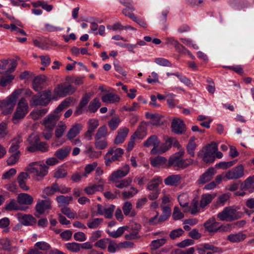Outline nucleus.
<instances>
[{
  "label": "nucleus",
  "instance_id": "37998d69",
  "mask_svg": "<svg viewBox=\"0 0 254 254\" xmlns=\"http://www.w3.org/2000/svg\"><path fill=\"white\" fill-rule=\"evenodd\" d=\"M66 128V126L65 124L63 122H59L55 130V134L56 137L58 138L61 137L63 135Z\"/></svg>",
  "mask_w": 254,
  "mask_h": 254
},
{
  "label": "nucleus",
  "instance_id": "c756f323",
  "mask_svg": "<svg viewBox=\"0 0 254 254\" xmlns=\"http://www.w3.org/2000/svg\"><path fill=\"white\" fill-rule=\"evenodd\" d=\"M101 106V103L100 101V99L98 98H95L89 103L87 111L91 113H94Z\"/></svg>",
  "mask_w": 254,
  "mask_h": 254
},
{
  "label": "nucleus",
  "instance_id": "0eeeda50",
  "mask_svg": "<svg viewBox=\"0 0 254 254\" xmlns=\"http://www.w3.org/2000/svg\"><path fill=\"white\" fill-rule=\"evenodd\" d=\"M124 152V150L120 148L110 149L104 157L106 165L109 166L112 162L118 160Z\"/></svg>",
  "mask_w": 254,
  "mask_h": 254
},
{
  "label": "nucleus",
  "instance_id": "bb28decb",
  "mask_svg": "<svg viewBox=\"0 0 254 254\" xmlns=\"http://www.w3.org/2000/svg\"><path fill=\"white\" fill-rule=\"evenodd\" d=\"M71 148L69 146H65L58 149L55 153V155L58 159L63 160L66 158L70 152Z\"/></svg>",
  "mask_w": 254,
  "mask_h": 254
},
{
  "label": "nucleus",
  "instance_id": "412c9836",
  "mask_svg": "<svg viewBox=\"0 0 254 254\" xmlns=\"http://www.w3.org/2000/svg\"><path fill=\"white\" fill-rule=\"evenodd\" d=\"M216 174V171L213 167L209 168L204 173L198 180L199 184H203L210 181L214 175Z\"/></svg>",
  "mask_w": 254,
  "mask_h": 254
},
{
  "label": "nucleus",
  "instance_id": "473e14b6",
  "mask_svg": "<svg viewBox=\"0 0 254 254\" xmlns=\"http://www.w3.org/2000/svg\"><path fill=\"white\" fill-rule=\"evenodd\" d=\"M48 145L45 142H40L38 143L36 146L28 147L27 150L31 152H34L38 150L41 151L42 152H46L48 150Z\"/></svg>",
  "mask_w": 254,
  "mask_h": 254
},
{
  "label": "nucleus",
  "instance_id": "f257e3e1",
  "mask_svg": "<svg viewBox=\"0 0 254 254\" xmlns=\"http://www.w3.org/2000/svg\"><path fill=\"white\" fill-rule=\"evenodd\" d=\"M239 209V207L235 206L226 207L217 214V218L220 221L227 222L237 220L243 215L242 212L238 211Z\"/></svg>",
  "mask_w": 254,
  "mask_h": 254
},
{
  "label": "nucleus",
  "instance_id": "7c9ffc66",
  "mask_svg": "<svg viewBox=\"0 0 254 254\" xmlns=\"http://www.w3.org/2000/svg\"><path fill=\"white\" fill-rule=\"evenodd\" d=\"M181 177L179 175H173L168 176L164 180V183L166 185L174 186L178 185L180 183Z\"/></svg>",
  "mask_w": 254,
  "mask_h": 254
},
{
  "label": "nucleus",
  "instance_id": "9b49d317",
  "mask_svg": "<svg viewBox=\"0 0 254 254\" xmlns=\"http://www.w3.org/2000/svg\"><path fill=\"white\" fill-rule=\"evenodd\" d=\"M172 131L177 134H182L186 131L184 121L179 118H174L171 123Z\"/></svg>",
  "mask_w": 254,
  "mask_h": 254
},
{
  "label": "nucleus",
  "instance_id": "0e129e2a",
  "mask_svg": "<svg viewBox=\"0 0 254 254\" xmlns=\"http://www.w3.org/2000/svg\"><path fill=\"white\" fill-rule=\"evenodd\" d=\"M184 233V231L182 228H178L171 231L169 236L172 240L176 239L181 236Z\"/></svg>",
  "mask_w": 254,
  "mask_h": 254
},
{
  "label": "nucleus",
  "instance_id": "393cba45",
  "mask_svg": "<svg viewBox=\"0 0 254 254\" xmlns=\"http://www.w3.org/2000/svg\"><path fill=\"white\" fill-rule=\"evenodd\" d=\"M216 196L215 194L205 193L201 195L200 200L199 206L200 208H203L209 204H210L212 200Z\"/></svg>",
  "mask_w": 254,
  "mask_h": 254
},
{
  "label": "nucleus",
  "instance_id": "e2e57ef3",
  "mask_svg": "<svg viewBox=\"0 0 254 254\" xmlns=\"http://www.w3.org/2000/svg\"><path fill=\"white\" fill-rule=\"evenodd\" d=\"M66 248L72 252H78L80 250V244L75 242L67 243L65 245Z\"/></svg>",
  "mask_w": 254,
  "mask_h": 254
},
{
  "label": "nucleus",
  "instance_id": "b1692460",
  "mask_svg": "<svg viewBox=\"0 0 254 254\" xmlns=\"http://www.w3.org/2000/svg\"><path fill=\"white\" fill-rule=\"evenodd\" d=\"M146 127L144 123H141L136 131L132 135L133 139H142L146 135Z\"/></svg>",
  "mask_w": 254,
  "mask_h": 254
},
{
  "label": "nucleus",
  "instance_id": "8fccbe9b",
  "mask_svg": "<svg viewBox=\"0 0 254 254\" xmlns=\"http://www.w3.org/2000/svg\"><path fill=\"white\" fill-rule=\"evenodd\" d=\"M71 101L69 98L65 99L64 101H63L56 109L54 111V114H59L60 112H61L64 109L67 108L69 104H70Z\"/></svg>",
  "mask_w": 254,
  "mask_h": 254
},
{
  "label": "nucleus",
  "instance_id": "7ed1b4c3",
  "mask_svg": "<svg viewBox=\"0 0 254 254\" xmlns=\"http://www.w3.org/2000/svg\"><path fill=\"white\" fill-rule=\"evenodd\" d=\"M217 150V144L213 142L199 150L197 153V156L206 163H213L215 159V152Z\"/></svg>",
  "mask_w": 254,
  "mask_h": 254
},
{
  "label": "nucleus",
  "instance_id": "20e7f679",
  "mask_svg": "<svg viewBox=\"0 0 254 254\" xmlns=\"http://www.w3.org/2000/svg\"><path fill=\"white\" fill-rule=\"evenodd\" d=\"M25 170L37 177L43 178L47 175L48 167L43 162H33L29 164Z\"/></svg>",
  "mask_w": 254,
  "mask_h": 254
},
{
  "label": "nucleus",
  "instance_id": "69168bd1",
  "mask_svg": "<svg viewBox=\"0 0 254 254\" xmlns=\"http://www.w3.org/2000/svg\"><path fill=\"white\" fill-rule=\"evenodd\" d=\"M115 206L113 205H111L107 207H106L103 211V214L106 218L111 219L113 216V213L114 211Z\"/></svg>",
  "mask_w": 254,
  "mask_h": 254
},
{
  "label": "nucleus",
  "instance_id": "58836bf2",
  "mask_svg": "<svg viewBox=\"0 0 254 254\" xmlns=\"http://www.w3.org/2000/svg\"><path fill=\"white\" fill-rule=\"evenodd\" d=\"M42 106H46L53 99L51 90L44 91L40 96Z\"/></svg>",
  "mask_w": 254,
  "mask_h": 254
},
{
  "label": "nucleus",
  "instance_id": "13d9d810",
  "mask_svg": "<svg viewBox=\"0 0 254 254\" xmlns=\"http://www.w3.org/2000/svg\"><path fill=\"white\" fill-rule=\"evenodd\" d=\"M34 247L37 249L43 251H47L50 250L51 248V247L49 244L46 242L41 241L37 242Z\"/></svg>",
  "mask_w": 254,
  "mask_h": 254
},
{
  "label": "nucleus",
  "instance_id": "5fc2aeb1",
  "mask_svg": "<svg viewBox=\"0 0 254 254\" xmlns=\"http://www.w3.org/2000/svg\"><path fill=\"white\" fill-rule=\"evenodd\" d=\"M95 147L100 150H103L108 147V142L106 138L95 139Z\"/></svg>",
  "mask_w": 254,
  "mask_h": 254
},
{
  "label": "nucleus",
  "instance_id": "72a5a7b5",
  "mask_svg": "<svg viewBox=\"0 0 254 254\" xmlns=\"http://www.w3.org/2000/svg\"><path fill=\"white\" fill-rule=\"evenodd\" d=\"M47 112V109L40 108L39 109L34 110L31 112L30 116L34 120H38L45 115Z\"/></svg>",
  "mask_w": 254,
  "mask_h": 254
},
{
  "label": "nucleus",
  "instance_id": "6e6d98bb",
  "mask_svg": "<svg viewBox=\"0 0 254 254\" xmlns=\"http://www.w3.org/2000/svg\"><path fill=\"white\" fill-rule=\"evenodd\" d=\"M166 161L167 159L165 158L158 156L151 159V164L154 167H159L165 164Z\"/></svg>",
  "mask_w": 254,
  "mask_h": 254
},
{
  "label": "nucleus",
  "instance_id": "052dcab7",
  "mask_svg": "<svg viewBox=\"0 0 254 254\" xmlns=\"http://www.w3.org/2000/svg\"><path fill=\"white\" fill-rule=\"evenodd\" d=\"M99 126V121L96 119H90L87 122L88 129L93 132Z\"/></svg>",
  "mask_w": 254,
  "mask_h": 254
},
{
  "label": "nucleus",
  "instance_id": "9d476101",
  "mask_svg": "<svg viewBox=\"0 0 254 254\" xmlns=\"http://www.w3.org/2000/svg\"><path fill=\"white\" fill-rule=\"evenodd\" d=\"M244 176V168L242 165H239L229 170L225 174L228 180H236L242 178Z\"/></svg>",
  "mask_w": 254,
  "mask_h": 254
},
{
  "label": "nucleus",
  "instance_id": "4c0bfd02",
  "mask_svg": "<svg viewBox=\"0 0 254 254\" xmlns=\"http://www.w3.org/2000/svg\"><path fill=\"white\" fill-rule=\"evenodd\" d=\"M146 116L150 119V123L153 126H160L163 123L161 122L162 116L159 114L147 113Z\"/></svg>",
  "mask_w": 254,
  "mask_h": 254
},
{
  "label": "nucleus",
  "instance_id": "f704fd0d",
  "mask_svg": "<svg viewBox=\"0 0 254 254\" xmlns=\"http://www.w3.org/2000/svg\"><path fill=\"white\" fill-rule=\"evenodd\" d=\"M56 199L60 206H65L68 205L69 203L72 201L73 198L71 196L61 195L58 196Z\"/></svg>",
  "mask_w": 254,
  "mask_h": 254
},
{
  "label": "nucleus",
  "instance_id": "4be33fe9",
  "mask_svg": "<svg viewBox=\"0 0 254 254\" xmlns=\"http://www.w3.org/2000/svg\"><path fill=\"white\" fill-rule=\"evenodd\" d=\"M18 218L21 223L25 226L32 225L36 223V219L30 214H18Z\"/></svg>",
  "mask_w": 254,
  "mask_h": 254
},
{
  "label": "nucleus",
  "instance_id": "6ab92c4d",
  "mask_svg": "<svg viewBox=\"0 0 254 254\" xmlns=\"http://www.w3.org/2000/svg\"><path fill=\"white\" fill-rule=\"evenodd\" d=\"M82 128L83 126L81 124H75L72 126L66 134L67 138L72 140L78 135Z\"/></svg>",
  "mask_w": 254,
  "mask_h": 254
},
{
  "label": "nucleus",
  "instance_id": "ea45409f",
  "mask_svg": "<svg viewBox=\"0 0 254 254\" xmlns=\"http://www.w3.org/2000/svg\"><path fill=\"white\" fill-rule=\"evenodd\" d=\"M122 209L126 216H130V217L135 216V212L132 210V205L130 202H125L123 206Z\"/></svg>",
  "mask_w": 254,
  "mask_h": 254
},
{
  "label": "nucleus",
  "instance_id": "c9c22d12",
  "mask_svg": "<svg viewBox=\"0 0 254 254\" xmlns=\"http://www.w3.org/2000/svg\"><path fill=\"white\" fill-rule=\"evenodd\" d=\"M102 218H95L89 219L87 222V227L91 229H96L102 223Z\"/></svg>",
  "mask_w": 254,
  "mask_h": 254
},
{
  "label": "nucleus",
  "instance_id": "4d7b16f0",
  "mask_svg": "<svg viewBox=\"0 0 254 254\" xmlns=\"http://www.w3.org/2000/svg\"><path fill=\"white\" fill-rule=\"evenodd\" d=\"M20 140L18 139H14L13 140L12 144L9 148V152L11 154H16L20 155V151L18 150L19 148Z\"/></svg>",
  "mask_w": 254,
  "mask_h": 254
},
{
  "label": "nucleus",
  "instance_id": "09e8293b",
  "mask_svg": "<svg viewBox=\"0 0 254 254\" xmlns=\"http://www.w3.org/2000/svg\"><path fill=\"white\" fill-rule=\"evenodd\" d=\"M162 180L160 178L154 179L148 183L147 188L150 190H159L158 188Z\"/></svg>",
  "mask_w": 254,
  "mask_h": 254
},
{
  "label": "nucleus",
  "instance_id": "5701e85b",
  "mask_svg": "<svg viewBox=\"0 0 254 254\" xmlns=\"http://www.w3.org/2000/svg\"><path fill=\"white\" fill-rule=\"evenodd\" d=\"M1 69L5 70L7 72H12L13 71L17 66V63L15 61L11 60L10 64H9L7 60H2L1 61Z\"/></svg>",
  "mask_w": 254,
  "mask_h": 254
},
{
  "label": "nucleus",
  "instance_id": "c03bdc74",
  "mask_svg": "<svg viewBox=\"0 0 254 254\" xmlns=\"http://www.w3.org/2000/svg\"><path fill=\"white\" fill-rule=\"evenodd\" d=\"M108 135V129L106 126H102L97 130L95 135V139H104Z\"/></svg>",
  "mask_w": 254,
  "mask_h": 254
},
{
  "label": "nucleus",
  "instance_id": "e433bc0d",
  "mask_svg": "<svg viewBox=\"0 0 254 254\" xmlns=\"http://www.w3.org/2000/svg\"><path fill=\"white\" fill-rule=\"evenodd\" d=\"M102 100L103 102L106 103H114L119 102L120 98L116 94L108 93L102 96Z\"/></svg>",
  "mask_w": 254,
  "mask_h": 254
},
{
  "label": "nucleus",
  "instance_id": "864d4df0",
  "mask_svg": "<svg viewBox=\"0 0 254 254\" xmlns=\"http://www.w3.org/2000/svg\"><path fill=\"white\" fill-rule=\"evenodd\" d=\"M0 245L2 246V249L7 252H11L13 250L11 244L8 238L0 239Z\"/></svg>",
  "mask_w": 254,
  "mask_h": 254
},
{
  "label": "nucleus",
  "instance_id": "a19ab883",
  "mask_svg": "<svg viewBox=\"0 0 254 254\" xmlns=\"http://www.w3.org/2000/svg\"><path fill=\"white\" fill-rule=\"evenodd\" d=\"M127 228V226L120 227L116 231H111L107 230V233L110 237L114 238H117L121 236Z\"/></svg>",
  "mask_w": 254,
  "mask_h": 254
},
{
  "label": "nucleus",
  "instance_id": "a878e982",
  "mask_svg": "<svg viewBox=\"0 0 254 254\" xmlns=\"http://www.w3.org/2000/svg\"><path fill=\"white\" fill-rule=\"evenodd\" d=\"M129 129L127 127L121 128L119 131L117 136L115 139V143L118 144L123 143L127 136Z\"/></svg>",
  "mask_w": 254,
  "mask_h": 254
},
{
  "label": "nucleus",
  "instance_id": "39448f33",
  "mask_svg": "<svg viewBox=\"0 0 254 254\" xmlns=\"http://www.w3.org/2000/svg\"><path fill=\"white\" fill-rule=\"evenodd\" d=\"M28 104L25 98H21L19 101L16 110L12 116V122L14 124L18 123L24 118L28 112Z\"/></svg>",
  "mask_w": 254,
  "mask_h": 254
},
{
  "label": "nucleus",
  "instance_id": "f3484780",
  "mask_svg": "<svg viewBox=\"0 0 254 254\" xmlns=\"http://www.w3.org/2000/svg\"><path fill=\"white\" fill-rule=\"evenodd\" d=\"M29 174L25 172L20 173L17 177V181L19 188L24 191H28L30 188L27 185V181L30 179Z\"/></svg>",
  "mask_w": 254,
  "mask_h": 254
},
{
  "label": "nucleus",
  "instance_id": "1a4fd4ad",
  "mask_svg": "<svg viewBox=\"0 0 254 254\" xmlns=\"http://www.w3.org/2000/svg\"><path fill=\"white\" fill-rule=\"evenodd\" d=\"M61 115L54 113L49 114L43 121V125L47 130L52 131L58 123Z\"/></svg>",
  "mask_w": 254,
  "mask_h": 254
},
{
  "label": "nucleus",
  "instance_id": "49530a36",
  "mask_svg": "<svg viewBox=\"0 0 254 254\" xmlns=\"http://www.w3.org/2000/svg\"><path fill=\"white\" fill-rule=\"evenodd\" d=\"M180 205L183 207H188L189 203V196L187 193L180 194L178 197Z\"/></svg>",
  "mask_w": 254,
  "mask_h": 254
},
{
  "label": "nucleus",
  "instance_id": "3c124183",
  "mask_svg": "<svg viewBox=\"0 0 254 254\" xmlns=\"http://www.w3.org/2000/svg\"><path fill=\"white\" fill-rule=\"evenodd\" d=\"M188 208L191 214L195 215L199 211V208L200 207L198 205V200L194 198L191 201L190 206Z\"/></svg>",
  "mask_w": 254,
  "mask_h": 254
},
{
  "label": "nucleus",
  "instance_id": "680f3d73",
  "mask_svg": "<svg viewBox=\"0 0 254 254\" xmlns=\"http://www.w3.org/2000/svg\"><path fill=\"white\" fill-rule=\"evenodd\" d=\"M121 119L118 117L113 118L108 123V126L111 129L115 130L119 126Z\"/></svg>",
  "mask_w": 254,
  "mask_h": 254
},
{
  "label": "nucleus",
  "instance_id": "cd10ccee",
  "mask_svg": "<svg viewBox=\"0 0 254 254\" xmlns=\"http://www.w3.org/2000/svg\"><path fill=\"white\" fill-rule=\"evenodd\" d=\"M103 190L102 185H90L84 189V192L88 195H92L95 193L97 191H102Z\"/></svg>",
  "mask_w": 254,
  "mask_h": 254
},
{
  "label": "nucleus",
  "instance_id": "aec40b11",
  "mask_svg": "<svg viewBox=\"0 0 254 254\" xmlns=\"http://www.w3.org/2000/svg\"><path fill=\"white\" fill-rule=\"evenodd\" d=\"M18 204L26 205H31L34 201L33 197L26 193H20L17 197Z\"/></svg>",
  "mask_w": 254,
  "mask_h": 254
},
{
  "label": "nucleus",
  "instance_id": "338daca9",
  "mask_svg": "<svg viewBox=\"0 0 254 254\" xmlns=\"http://www.w3.org/2000/svg\"><path fill=\"white\" fill-rule=\"evenodd\" d=\"M171 147V140L168 138L165 142L160 146V148L157 149V153L162 154L167 151Z\"/></svg>",
  "mask_w": 254,
  "mask_h": 254
},
{
  "label": "nucleus",
  "instance_id": "423d86ee",
  "mask_svg": "<svg viewBox=\"0 0 254 254\" xmlns=\"http://www.w3.org/2000/svg\"><path fill=\"white\" fill-rule=\"evenodd\" d=\"M76 89L71 85H65L64 83L58 84L54 89L53 99L57 100L59 98H63L67 95L73 94Z\"/></svg>",
  "mask_w": 254,
  "mask_h": 254
},
{
  "label": "nucleus",
  "instance_id": "2eb2a0df",
  "mask_svg": "<svg viewBox=\"0 0 254 254\" xmlns=\"http://www.w3.org/2000/svg\"><path fill=\"white\" fill-rule=\"evenodd\" d=\"M160 141L156 135H151L144 142V146L146 147L153 146L150 152L152 154L157 153V148L159 146Z\"/></svg>",
  "mask_w": 254,
  "mask_h": 254
},
{
  "label": "nucleus",
  "instance_id": "a18cd8bd",
  "mask_svg": "<svg viewBox=\"0 0 254 254\" xmlns=\"http://www.w3.org/2000/svg\"><path fill=\"white\" fill-rule=\"evenodd\" d=\"M166 242V239L162 238L152 241L150 245V249L152 251H155L158 249L160 247L163 246Z\"/></svg>",
  "mask_w": 254,
  "mask_h": 254
},
{
  "label": "nucleus",
  "instance_id": "c85d7f7f",
  "mask_svg": "<svg viewBox=\"0 0 254 254\" xmlns=\"http://www.w3.org/2000/svg\"><path fill=\"white\" fill-rule=\"evenodd\" d=\"M246 235L242 232L231 234L227 237V239L232 243H238L243 241L246 238Z\"/></svg>",
  "mask_w": 254,
  "mask_h": 254
},
{
  "label": "nucleus",
  "instance_id": "ddd939ff",
  "mask_svg": "<svg viewBox=\"0 0 254 254\" xmlns=\"http://www.w3.org/2000/svg\"><path fill=\"white\" fill-rule=\"evenodd\" d=\"M163 213L158 219L157 221H155L156 219L158 217L159 212H156V214L149 220V223L152 224H156L166 221L170 216L171 210L168 206H162Z\"/></svg>",
  "mask_w": 254,
  "mask_h": 254
},
{
  "label": "nucleus",
  "instance_id": "6e6552de",
  "mask_svg": "<svg viewBox=\"0 0 254 254\" xmlns=\"http://www.w3.org/2000/svg\"><path fill=\"white\" fill-rule=\"evenodd\" d=\"M71 190L70 188L66 187L64 185L59 186L57 183L53 184L51 186L45 188L43 191L48 195H52L56 192L65 194L69 192Z\"/></svg>",
  "mask_w": 254,
  "mask_h": 254
},
{
  "label": "nucleus",
  "instance_id": "2f4dec72",
  "mask_svg": "<svg viewBox=\"0 0 254 254\" xmlns=\"http://www.w3.org/2000/svg\"><path fill=\"white\" fill-rule=\"evenodd\" d=\"M195 139L194 137H191L186 146L187 153L191 157L194 156V151L197 147V144L195 142Z\"/></svg>",
  "mask_w": 254,
  "mask_h": 254
},
{
  "label": "nucleus",
  "instance_id": "f8f14e48",
  "mask_svg": "<svg viewBox=\"0 0 254 254\" xmlns=\"http://www.w3.org/2000/svg\"><path fill=\"white\" fill-rule=\"evenodd\" d=\"M51 208L52 201L50 199H39L35 205L36 212L39 215L44 214L46 210Z\"/></svg>",
  "mask_w": 254,
  "mask_h": 254
},
{
  "label": "nucleus",
  "instance_id": "a211bd4d",
  "mask_svg": "<svg viewBox=\"0 0 254 254\" xmlns=\"http://www.w3.org/2000/svg\"><path fill=\"white\" fill-rule=\"evenodd\" d=\"M219 223L216 221L214 217H211L204 223V227L207 231L215 233L218 232Z\"/></svg>",
  "mask_w": 254,
  "mask_h": 254
},
{
  "label": "nucleus",
  "instance_id": "dca6fc26",
  "mask_svg": "<svg viewBox=\"0 0 254 254\" xmlns=\"http://www.w3.org/2000/svg\"><path fill=\"white\" fill-rule=\"evenodd\" d=\"M130 167L128 165L126 164L122 168L114 171L110 176V180L112 182L118 181L120 179L126 176L129 173Z\"/></svg>",
  "mask_w": 254,
  "mask_h": 254
},
{
  "label": "nucleus",
  "instance_id": "774afa93",
  "mask_svg": "<svg viewBox=\"0 0 254 254\" xmlns=\"http://www.w3.org/2000/svg\"><path fill=\"white\" fill-rule=\"evenodd\" d=\"M172 217L175 220H180L184 217V214L178 207L175 206L174 208Z\"/></svg>",
  "mask_w": 254,
  "mask_h": 254
},
{
  "label": "nucleus",
  "instance_id": "603ef678",
  "mask_svg": "<svg viewBox=\"0 0 254 254\" xmlns=\"http://www.w3.org/2000/svg\"><path fill=\"white\" fill-rule=\"evenodd\" d=\"M97 163L94 162L85 166L84 168V172L82 174L83 177L87 178L88 175L93 171L97 166Z\"/></svg>",
  "mask_w": 254,
  "mask_h": 254
},
{
  "label": "nucleus",
  "instance_id": "f03ea898",
  "mask_svg": "<svg viewBox=\"0 0 254 254\" xmlns=\"http://www.w3.org/2000/svg\"><path fill=\"white\" fill-rule=\"evenodd\" d=\"M184 154L185 150L182 149L179 152L172 155L169 159L168 166L184 169L192 164L193 163L192 159H183L182 158L184 155Z\"/></svg>",
  "mask_w": 254,
  "mask_h": 254
},
{
  "label": "nucleus",
  "instance_id": "4468645a",
  "mask_svg": "<svg viewBox=\"0 0 254 254\" xmlns=\"http://www.w3.org/2000/svg\"><path fill=\"white\" fill-rule=\"evenodd\" d=\"M15 101L16 99L14 97H11L3 101L0 106L2 113L5 115L12 113L15 105Z\"/></svg>",
  "mask_w": 254,
  "mask_h": 254
},
{
  "label": "nucleus",
  "instance_id": "bf43d9fd",
  "mask_svg": "<svg viewBox=\"0 0 254 254\" xmlns=\"http://www.w3.org/2000/svg\"><path fill=\"white\" fill-rule=\"evenodd\" d=\"M40 140L39 136L36 134H31L27 139L29 147L36 146Z\"/></svg>",
  "mask_w": 254,
  "mask_h": 254
},
{
  "label": "nucleus",
  "instance_id": "de8ad7c7",
  "mask_svg": "<svg viewBox=\"0 0 254 254\" xmlns=\"http://www.w3.org/2000/svg\"><path fill=\"white\" fill-rule=\"evenodd\" d=\"M18 203L17 201L14 199H11L9 203L5 205V209L8 211L24 210V208L19 206Z\"/></svg>",
  "mask_w": 254,
  "mask_h": 254
},
{
  "label": "nucleus",
  "instance_id": "79ce46f5",
  "mask_svg": "<svg viewBox=\"0 0 254 254\" xmlns=\"http://www.w3.org/2000/svg\"><path fill=\"white\" fill-rule=\"evenodd\" d=\"M115 186L119 189H123L128 187L132 182V179L130 178H127L123 180H119L113 182Z\"/></svg>",
  "mask_w": 254,
  "mask_h": 254
}]
</instances>
